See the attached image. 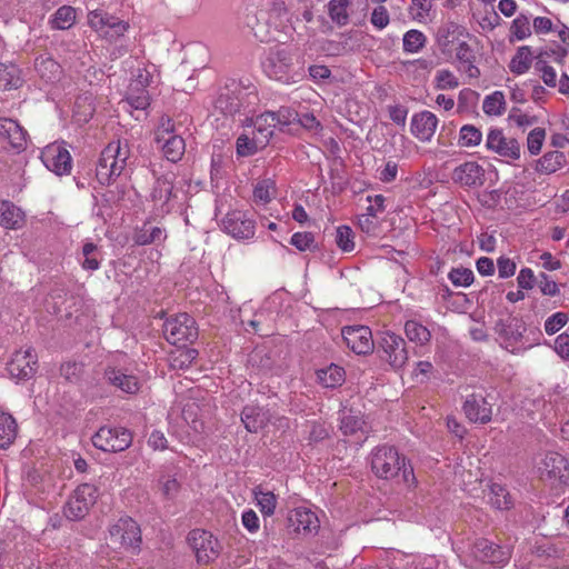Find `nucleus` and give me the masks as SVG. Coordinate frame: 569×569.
<instances>
[{
	"label": "nucleus",
	"mask_w": 569,
	"mask_h": 569,
	"mask_svg": "<svg viewBox=\"0 0 569 569\" xmlns=\"http://www.w3.org/2000/svg\"><path fill=\"white\" fill-rule=\"evenodd\" d=\"M259 103L258 90L251 82L230 80L218 92L214 110L227 117L250 116Z\"/></svg>",
	"instance_id": "nucleus-1"
},
{
	"label": "nucleus",
	"mask_w": 569,
	"mask_h": 569,
	"mask_svg": "<svg viewBox=\"0 0 569 569\" xmlns=\"http://www.w3.org/2000/svg\"><path fill=\"white\" fill-rule=\"evenodd\" d=\"M131 146L127 139L110 141L101 151L96 177L101 186L111 184L117 178L127 173L131 163Z\"/></svg>",
	"instance_id": "nucleus-2"
},
{
	"label": "nucleus",
	"mask_w": 569,
	"mask_h": 569,
	"mask_svg": "<svg viewBox=\"0 0 569 569\" xmlns=\"http://www.w3.org/2000/svg\"><path fill=\"white\" fill-rule=\"evenodd\" d=\"M371 471L381 479L401 478L407 486L416 483L413 469L395 447L380 446L370 455Z\"/></svg>",
	"instance_id": "nucleus-3"
},
{
	"label": "nucleus",
	"mask_w": 569,
	"mask_h": 569,
	"mask_svg": "<svg viewBox=\"0 0 569 569\" xmlns=\"http://www.w3.org/2000/svg\"><path fill=\"white\" fill-rule=\"evenodd\" d=\"M262 70L270 79L290 84L299 80V73L293 71L292 56L283 47L271 48L262 61Z\"/></svg>",
	"instance_id": "nucleus-4"
},
{
	"label": "nucleus",
	"mask_w": 569,
	"mask_h": 569,
	"mask_svg": "<svg viewBox=\"0 0 569 569\" xmlns=\"http://www.w3.org/2000/svg\"><path fill=\"white\" fill-rule=\"evenodd\" d=\"M163 335L171 345H186L198 337L194 319L188 313H179L166 320Z\"/></svg>",
	"instance_id": "nucleus-5"
},
{
	"label": "nucleus",
	"mask_w": 569,
	"mask_h": 569,
	"mask_svg": "<svg viewBox=\"0 0 569 569\" xmlns=\"http://www.w3.org/2000/svg\"><path fill=\"white\" fill-rule=\"evenodd\" d=\"M539 477L542 481L556 487L569 479V462L565 456L556 451H549L537 465Z\"/></svg>",
	"instance_id": "nucleus-6"
},
{
	"label": "nucleus",
	"mask_w": 569,
	"mask_h": 569,
	"mask_svg": "<svg viewBox=\"0 0 569 569\" xmlns=\"http://www.w3.org/2000/svg\"><path fill=\"white\" fill-rule=\"evenodd\" d=\"M132 436L121 427H101L93 436V446L102 451L119 452L130 447Z\"/></svg>",
	"instance_id": "nucleus-7"
},
{
	"label": "nucleus",
	"mask_w": 569,
	"mask_h": 569,
	"mask_svg": "<svg viewBox=\"0 0 569 569\" xmlns=\"http://www.w3.org/2000/svg\"><path fill=\"white\" fill-rule=\"evenodd\" d=\"M98 498L94 485L82 483L76 488L64 507V515L71 520L83 518Z\"/></svg>",
	"instance_id": "nucleus-8"
},
{
	"label": "nucleus",
	"mask_w": 569,
	"mask_h": 569,
	"mask_svg": "<svg viewBox=\"0 0 569 569\" xmlns=\"http://www.w3.org/2000/svg\"><path fill=\"white\" fill-rule=\"evenodd\" d=\"M188 540L199 563H209L221 552L218 539L209 531L194 529L189 533Z\"/></svg>",
	"instance_id": "nucleus-9"
},
{
	"label": "nucleus",
	"mask_w": 569,
	"mask_h": 569,
	"mask_svg": "<svg viewBox=\"0 0 569 569\" xmlns=\"http://www.w3.org/2000/svg\"><path fill=\"white\" fill-rule=\"evenodd\" d=\"M222 230L236 239H251L256 233V221L242 210H231L221 220Z\"/></svg>",
	"instance_id": "nucleus-10"
},
{
	"label": "nucleus",
	"mask_w": 569,
	"mask_h": 569,
	"mask_svg": "<svg viewBox=\"0 0 569 569\" xmlns=\"http://www.w3.org/2000/svg\"><path fill=\"white\" fill-rule=\"evenodd\" d=\"M486 147L488 150L508 160H518L520 158V143L516 138L507 137L501 129H490Z\"/></svg>",
	"instance_id": "nucleus-11"
},
{
	"label": "nucleus",
	"mask_w": 569,
	"mask_h": 569,
	"mask_svg": "<svg viewBox=\"0 0 569 569\" xmlns=\"http://www.w3.org/2000/svg\"><path fill=\"white\" fill-rule=\"evenodd\" d=\"M469 556L480 563L501 565L510 558V552L488 539L480 538L470 547Z\"/></svg>",
	"instance_id": "nucleus-12"
},
{
	"label": "nucleus",
	"mask_w": 569,
	"mask_h": 569,
	"mask_svg": "<svg viewBox=\"0 0 569 569\" xmlns=\"http://www.w3.org/2000/svg\"><path fill=\"white\" fill-rule=\"evenodd\" d=\"M110 540L124 548H138L141 542V532L138 523L131 518H120L110 528Z\"/></svg>",
	"instance_id": "nucleus-13"
},
{
	"label": "nucleus",
	"mask_w": 569,
	"mask_h": 569,
	"mask_svg": "<svg viewBox=\"0 0 569 569\" xmlns=\"http://www.w3.org/2000/svg\"><path fill=\"white\" fill-rule=\"evenodd\" d=\"M41 161L46 168L57 176L71 171L72 159L69 151L59 143H50L41 151Z\"/></svg>",
	"instance_id": "nucleus-14"
},
{
	"label": "nucleus",
	"mask_w": 569,
	"mask_h": 569,
	"mask_svg": "<svg viewBox=\"0 0 569 569\" xmlns=\"http://www.w3.org/2000/svg\"><path fill=\"white\" fill-rule=\"evenodd\" d=\"M379 347L392 368L400 369L408 361L406 342L400 336L389 331L383 332L379 341Z\"/></svg>",
	"instance_id": "nucleus-15"
},
{
	"label": "nucleus",
	"mask_w": 569,
	"mask_h": 569,
	"mask_svg": "<svg viewBox=\"0 0 569 569\" xmlns=\"http://www.w3.org/2000/svg\"><path fill=\"white\" fill-rule=\"evenodd\" d=\"M358 206L365 210L361 217H366L363 220H358V224L366 232L375 231L378 226L377 217L385 211V197L382 194L358 193Z\"/></svg>",
	"instance_id": "nucleus-16"
},
{
	"label": "nucleus",
	"mask_w": 569,
	"mask_h": 569,
	"mask_svg": "<svg viewBox=\"0 0 569 569\" xmlns=\"http://www.w3.org/2000/svg\"><path fill=\"white\" fill-rule=\"evenodd\" d=\"M37 368V356L33 349L16 351L7 365L9 375L18 380H26L33 376Z\"/></svg>",
	"instance_id": "nucleus-17"
},
{
	"label": "nucleus",
	"mask_w": 569,
	"mask_h": 569,
	"mask_svg": "<svg viewBox=\"0 0 569 569\" xmlns=\"http://www.w3.org/2000/svg\"><path fill=\"white\" fill-rule=\"evenodd\" d=\"M176 176L173 172H167L156 179L150 198L158 211L168 213L170 211L169 201L172 197V189Z\"/></svg>",
	"instance_id": "nucleus-18"
},
{
	"label": "nucleus",
	"mask_w": 569,
	"mask_h": 569,
	"mask_svg": "<svg viewBox=\"0 0 569 569\" xmlns=\"http://www.w3.org/2000/svg\"><path fill=\"white\" fill-rule=\"evenodd\" d=\"M288 527L302 535L317 532L320 527L317 515L308 508L298 507L289 512Z\"/></svg>",
	"instance_id": "nucleus-19"
},
{
	"label": "nucleus",
	"mask_w": 569,
	"mask_h": 569,
	"mask_svg": "<svg viewBox=\"0 0 569 569\" xmlns=\"http://www.w3.org/2000/svg\"><path fill=\"white\" fill-rule=\"evenodd\" d=\"M104 378L110 385L129 395L136 393L140 389L139 379L128 368L108 366L104 370Z\"/></svg>",
	"instance_id": "nucleus-20"
},
{
	"label": "nucleus",
	"mask_w": 569,
	"mask_h": 569,
	"mask_svg": "<svg viewBox=\"0 0 569 569\" xmlns=\"http://www.w3.org/2000/svg\"><path fill=\"white\" fill-rule=\"evenodd\" d=\"M157 142L161 143L162 153L170 162L179 161L184 154L186 143L182 137L170 132V121L168 127L159 130L157 133Z\"/></svg>",
	"instance_id": "nucleus-21"
},
{
	"label": "nucleus",
	"mask_w": 569,
	"mask_h": 569,
	"mask_svg": "<svg viewBox=\"0 0 569 569\" xmlns=\"http://www.w3.org/2000/svg\"><path fill=\"white\" fill-rule=\"evenodd\" d=\"M244 128H250L252 133L259 139V143L268 144L273 134V129L277 127L273 118V112L268 111L256 117V119L247 116L242 121Z\"/></svg>",
	"instance_id": "nucleus-22"
},
{
	"label": "nucleus",
	"mask_w": 569,
	"mask_h": 569,
	"mask_svg": "<svg viewBox=\"0 0 569 569\" xmlns=\"http://www.w3.org/2000/svg\"><path fill=\"white\" fill-rule=\"evenodd\" d=\"M438 118L430 111H421L412 116L411 133L422 142H428L435 136L438 127Z\"/></svg>",
	"instance_id": "nucleus-23"
},
{
	"label": "nucleus",
	"mask_w": 569,
	"mask_h": 569,
	"mask_svg": "<svg viewBox=\"0 0 569 569\" xmlns=\"http://www.w3.org/2000/svg\"><path fill=\"white\" fill-rule=\"evenodd\" d=\"M452 180L465 187H478L483 183L485 170L477 162L467 161L453 170Z\"/></svg>",
	"instance_id": "nucleus-24"
},
{
	"label": "nucleus",
	"mask_w": 569,
	"mask_h": 569,
	"mask_svg": "<svg viewBox=\"0 0 569 569\" xmlns=\"http://www.w3.org/2000/svg\"><path fill=\"white\" fill-rule=\"evenodd\" d=\"M463 410L467 418L472 422L487 423L491 420V405L482 396L470 395L467 397Z\"/></svg>",
	"instance_id": "nucleus-25"
},
{
	"label": "nucleus",
	"mask_w": 569,
	"mask_h": 569,
	"mask_svg": "<svg viewBox=\"0 0 569 569\" xmlns=\"http://www.w3.org/2000/svg\"><path fill=\"white\" fill-rule=\"evenodd\" d=\"M0 137L17 150H22L27 143L26 130L11 118H0Z\"/></svg>",
	"instance_id": "nucleus-26"
},
{
	"label": "nucleus",
	"mask_w": 569,
	"mask_h": 569,
	"mask_svg": "<svg viewBox=\"0 0 569 569\" xmlns=\"http://www.w3.org/2000/svg\"><path fill=\"white\" fill-rule=\"evenodd\" d=\"M270 420L269 411L257 405H247L241 412V421L249 432H258Z\"/></svg>",
	"instance_id": "nucleus-27"
},
{
	"label": "nucleus",
	"mask_w": 569,
	"mask_h": 569,
	"mask_svg": "<svg viewBox=\"0 0 569 569\" xmlns=\"http://www.w3.org/2000/svg\"><path fill=\"white\" fill-rule=\"evenodd\" d=\"M82 269L88 271H96L100 268L102 261L101 249L91 240H84L81 251L77 257Z\"/></svg>",
	"instance_id": "nucleus-28"
},
{
	"label": "nucleus",
	"mask_w": 569,
	"mask_h": 569,
	"mask_svg": "<svg viewBox=\"0 0 569 569\" xmlns=\"http://www.w3.org/2000/svg\"><path fill=\"white\" fill-rule=\"evenodd\" d=\"M23 222V212L10 201H0V226L18 229Z\"/></svg>",
	"instance_id": "nucleus-29"
},
{
	"label": "nucleus",
	"mask_w": 569,
	"mask_h": 569,
	"mask_svg": "<svg viewBox=\"0 0 569 569\" xmlns=\"http://www.w3.org/2000/svg\"><path fill=\"white\" fill-rule=\"evenodd\" d=\"M166 238L167 233L164 229L148 224H143L140 229H137L133 234V241L138 246L159 244L163 242Z\"/></svg>",
	"instance_id": "nucleus-30"
},
{
	"label": "nucleus",
	"mask_w": 569,
	"mask_h": 569,
	"mask_svg": "<svg viewBox=\"0 0 569 569\" xmlns=\"http://www.w3.org/2000/svg\"><path fill=\"white\" fill-rule=\"evenodd\" d=\"M77 21V10L71 6H62L56 10L49 19V24L53 30H68Z\"/></svg>",
	"instance_id": "nucleus-31"
},
{
	"label": "nucleus",
	"mask_w": 569,
	"mask_h": 569,
	"mask_svg": "<svg viewBox=\"0 0 569 569\" xmlns=\"http://www.w3.org/2000/svg\"><path fill=\"white\" fill-rule=\"evenodd\" d=\"M317 379L323 388H337L343 383L346 372L343 368L332 363L327 368L319 369Z\"/></svg>",
	"instance_id": "nucleus-32"
},
{
	"label": "nucleus",
	"mask_w": 569,
	"mask_h": 569,
	"mask_svg": "<svg viewBox=\"0 0 569 569\" xmlns=\"http://www.w3.org/2000/svg\"><path fill=\"white\" fill-rule=\"evenodd\" d=\"M253 498L257 507L263 517H271L277 508V496L269 490H264L261 486L253 488Z\"/></svg>",
	"instance_id": "nucleus-33"
},
{
	"label": "nucleus",
	"mask_w": 569,
	"mask_h": 569,
	"mask_svg": "<svg viewBox=\"0 0 569 569\" xmlns=\"http://www.w3.org/2000/svg\"><path fill=\"white\" fill-rule=\"evenodd\" d=\"M566 163V157L560 151L545 153L536 164V170L542 174H551L558 171Z\"/></svg>",
	"instance_id": "nucleus-34"
},
{
	"label": "nucleus",
	"mask_w": 569,
	"mask_h": 569,
	"mask_svg": "<svg viewBox=\"0 0 569 569\" xmlns=\"http://www.w3.org/2000/svg\"><path fill=\"white\" fill-rule=\"evenodd\" d=\"M21 84L20 69L16 64L0 62V90L18 89Z\"/></svg>",
	"instance_id": "nucleus-35"
},
{
	"label": "nucleus",
	"mask_w": 569,
	"mask_h": 569,
	"mask_svg": "<svg viewBox=\"0 0 569 569\" xmlns=\"http://www.w3.org/2000/svg\"><path fill=\"white\" fill-rule=\"evenodd\" d=\"M532 60L533 53L530 47H519L509 62V70L517 76L523 74L530 69Z\"/></svg>",
	"instance_id": "nucleus-36"
},
{
	"label": "nucleus",
	"mask_w": 569,
	"mask_h": 569,
	"mask_svg": "<svg viewBox=\"0 0 569 569\" xmlns=\"http://www.w3.org/2000/svg\"><path fill=\"white\" fill-rule=\"evenodd\" d=\"M114 18V16H111L103 10H92L88 13V24L96 32L103 37H108V33H110L108 29L111 27Z\"/></svg>",
	"instance_id": "nucleus-37"
},
{
	"label": "nucleus",
	"mask_w": 569,
	"mask_h": 569,
	"mask_svg": "<svg viewBox=\"0 0 569 569\" xmlns=\"http://www.w3.org/2000/svg\"><path fill=\"white\" fill-rule=\"evenodd\" d=\"M17 436V422L14 418L6 412H0V448H8Z\"/></svg>",
	"instance_id": "nucleus-38"
},
{
	"label": "nucleus",
	"mask_w": 569,
	"mask_h": 569,
	"mask_svg": "<svg viewBox=\"0 0 569 569\" xmlns=\"http://www.w3.org/2000/svg\"><path fill=\"white\" fill-rule=\"evenodd\" d=\"M506 99L502 91H495L485 97L482 110L487 116L499 117L506 111Z\"/></svg>",
	"instance_id": "nucleus-39"
},
{
	"label": "nucleus",
	"mask_w": 569,
	"mask_h": 569,
	"mask_svg": "<svg viewBox=\"0 0 569 569\" xmlns=\"http://www.w3.org/2000/svg\"><path fill=\"white\" fill-rule=\"evenodd\" d=\"M411 19L419 23H427L431 20L432 1L431 0H411L408 8Z\"/></svg>",
	"instance_id": "nucleus-40"
},
{
	"label": "nucleus",
	"mask_w": 569,
	"mask_h": 569,
	"mask_svg": "<svg viewBox=\"0 0 569 569\" xmlns=\"http://www.w3.org/2000/svg\"><path fill=\"white\" fill-rule=\"evenodd\" d=\"M34 67L39 76L46 81L54 80L60 73V66L48 56L38 57Z\"/></svg>",
	"instance_id": "nucleus-41"
},
{
	"label": "nucleus",
	"mask_w": 569,
	"mask_h": 569,
	"mask_svg": "<svg viewBox=\"0 0 569 569\" xmlns=\"http://www.w3.org/2000/svg\"><path fill=\"white\" fill-rule=\"evenodd\" d=\"M276 196V183L272 179H263L257 182L253 189V201L257 204H267Z\"/></svg>",
	"instance_id": "nucleus-42"
},
{
	"label": "nucleus",
	"mask_w": 569,
	"mask_h": 569,
	"mask_svg": "<svg viewBox=\"0 0 569 569\" xmlns=\"http://www.w3.org/2000/svg\"><path fill=\"white\" fill-rule=\"evenodd\" d=\"M258 138L252 131L246 130L244 133L240 134L237 139V152L239 156L247 157L253 154L259 149L264 148L263 143L258 142Z\"/></svg>",
	"instance_id": "nucleus-43"
},
{
	"label": "nucleus",
	"mask_w": 569,
	"mask_h": 569,
	"mask_svg": "<svg viewBox=\"0 0 569 569\" xmlns=\"http://www.w3.org/2000/svg\"><path fill=\"white\" fill-rule=\"evenodd\" d=\"M488 500L497 509H508L511 506V497L507 489L498 483H492L489 489Z\"/></svg>",
	"instance_id": "nucleus-44"
},
{
	"label": "nucleus",
	"mask_w": 569,
	"mask_h": 569,
	"mask_svg": "<svg viewBox=\"0 0 569 569\" xmlns=\"http://www.w3.org/2000/svg\"><path fill=\"white\" fill-rule=\"evenodd\" d=\"M427 43V37L423 32L411 29L403 34L402 47L408 53L419 52Z\"/></svg>",
	"instance_id": "nucleus-45"
},
{
	"label": "nucleus",
	"mask_w": 569,
	"mask_h": 569,
	"mask_svg": "<svg viewBox=\"0 0 569 569\" xmlns=\"http://www.w3.org/2000/svg\"><path fill=\"white\" fill-rule=\"evenodd\" d=\"M405 332L410 341L421 346L427 343L431 338L430 331L425 326L415 320H408L406 322Z\"/></svg>",
	"instance_id": "nucleus-46"
},
{
	"label": "nucleus",
	"mask_w": 569,
	"mask_h": 569,
	"mask_svg": "<svg viewBox=\"0 0 569 569\" xmlns=\"http://www.w3.org/2000/svg\"><path fill=\"white\" fill-rule=\"evenodd\" d=\"M197 357L196 349H180L170 356V366L172 369L184 370L192 365Z\"/></svg>",
	"instance_id": "nucleus-47"
},
{
	"label": "nucleus",
	"mask_w": 569,
	"mask_h": 569,
	"mask_svg": "<svg viewBox=\"0 0 569 569\" xmlns=\"http://www.w3.org/2000/svg\"><path fill=\"white\" fill-rule=\"evenodd\" d=\"M158 487L164 498L173 499L178 496L181 485L174 475L162 473Z\"/></svg>",
	"instance_id": "nucleus-48"
},
{
	"label": "nucleus",
	"mask_w": 569,
	"mask_h": 569,
	"mask_svg": "<svg viewBox=\"0 0 569 569\" xmlns=\"http://www.w3.org/2000/svg\"><path fill=\"white\" fill-rule=\"evenodd\" d=\"M481 140L482 133L477 127L472 124H465L460 128L459 144L461 147H476L480 144Z\"/></svg>",
	"instance_id": "nucleus-49"
},
{
	"label": "nucleus",
	"mask_w": 569,
	"mask_h": 569,
	"mask_svg": "<svg viewBox=\"0 0 569 569\" xmlns=\"http://www.w3.org/2000/svg\"><path fill=\"white\" fill-rule=\"evenodd\" d=\"M348 0H330L328 4L329 16L339 26H345L348 22Z\"/></svg>",
	"instance_id": "nucleus-50"
},
{
	"label": "nucleus",
	"mask_w": 569,
	"mask_h": 569,
	"mask_svg": "<svg viewBox=\"0 0 569 569\" xmlns=\"http://www.w3.org/2000/svg\"><path fill=\"white\" fill-rule=\"evenodd\" d=\"M435 88L438 90H452L459 87V79L449 69H440L433 79Z\"/></svg>",
	"instance_id": "nucleus-51"
},
{
	"label": "nucleus",
	"mask_w": 569,
	"mask_h": 569,
	"mask_svg": "<svg viewBox=\"0 0 569 569\" xmlns=\"http://www.w3.org/2000/svg\"><path fill=\"white\" fill-rule=\"evenodd\" d=\"M138 93L133 94L132 92L129 93L126 100L121 101L120 104L122 106V109L129 110V108H133L136 110H144L149 103V94L147 90L144 89H137Z\"/></svg>",
	"instance_id": "nucleus-52"
},
{
	"label": "nucleus",
	"mask_w": 569,
	"mask_h": 569,
	"mask_svg": "<svg viewBox=\"0 0 569 569\" xmlns=\"http://www.w3.org/2000/svg\"><path fill=\"white\" fill-rule=\"evenodd\" d=\"M375 349L371 329L367 326H358V356L369 355Z\"/></svg>",
	"instance_id": "nucleus-53"
},
{
	"label": "nucleus",
	"mask_w": 569,
	"mask_h": 569,
	"mask_svg": "<svg viewBox=\"0 0 569 569\" xmlns=\"http://www.w3.org/2000/svg\"><path fill=\"white\" fill-rule=\"evenodd\" d=\"M448 278L456 287H469L473 282V272L468 268H452Z\"/></svg>",
	"instance_id": "nucleus-54"
},
{
	"label": "nucleus",
	"mask_w": 569,
	"mask_h": 569,
	"mask_svg": "<svg viewBox=\"0 0 569 569\" xmlns=\"http://www.w3.org/2000/svg\"><path fill=\"white\" fill-rule=\"evenodd\" d=\"M546 139V130L543 128H533L527 137L528 151L536 156L541 151L543 141Z\"/></svg>",
	"instance_id": "nucleus-55"
},
{
	"label": "nucleus",
	"mask_w": 569,
	"mask_h": 569,
	"mask_svg": "<svg viewBox=\"0 0 569 569\" xmlns=\"http://www.w3.org/2000/svg\"><path fill=\"white\" fill-rule=\"evenodd\" d=\"M508 120L510 123L525 130L536 122V117L525 113L518 108H512L509 112Z\"/></svg>",
	"instance_id": "nucleus-56"
},
{
	"label": "nucleus",
	"mask_w": 569,
	"mask_h": 569,
	"mask_svg": "<svg viewBox=\"0 0 569 569\" xmlns=\"http://www.w3.org/2000/svg\"><path fill=\"white\" fill-rule=\"evenodd\" d=\"M273 118L277 127H288L296 122L298 112L290 107H281L278 111L273 112Z\"/></svg>",
	"instance_id": "nucleus-57"
},
{
	"label": "nucleus",
	"mask_w": 569,
	"mask_h": 569,
	"mask_svg": "<svg viewBox=\"0 0 569 569\" xmlns=\"http://www.w3.org/2000/svg\"><path fill=\"white\" fill-rule=\"evenodd\" d=\"M569 317L565 312H556L545 321V331L548 335L558 332L568 322Z\"/></svg>",
	"instance_id": "nucleus-58"
},
{
	"label": "nucleus",
	"mask_w": 569,
	"mask_h": 569,
	"mask_svg": "<svg viewBox=\"0 0 569 569\" xmlns=\"http://www.w3.org/2000/svg\"><path fill=\"white\" fill-rule=\"evenodd\" d=\"M83 372V366L77 362H66L60 368V375L70 382L80 380Z\"/></svg>",
	"instance_id": "nucleus-59"
},
{
	"label": "nucleus",
	"mask_w": 569,
	"mask_h": 569,
	"mask_svg": "<svg viewBox=\"0 0 569 569\" xmlns=\"http://www.w3.org/2000/svg\"><path fill=\"white\" fill-rule=\"evenodd\" d=\"M353 231L348 226H341L337 229V244L343 251H351L353 249Z\"/></svg>",
	"instance_id": "nucleus-60"
},
{
	"label": "nucleus",
	"mask_w": 569,
	"mask_h": 569,
	"mask_svg": "<svg viewBox=\"0 0 569 569\" xmlns=\"http://www.w3.org/2000/svg\"><path fill=\"white\" fill-rule=\"evenodd\" d=\"M536 69L541 72V78L548 87H556L557 72L551 66H548L545 61H538Z\"/></svg>",
	"instance_id": "nucleus-61"
},
{
	"label": "nucleus",
	"mask_w": 569,
	"mask_h": 569,
	"mask_svg": "<svg viewBox=\"0 0 569 569\" xmlns=\"http://www.w3.org/2000/svg\"><path fill=\"white\" fill-rule=\"evenodd\" d=\"M241 522L250 533H256L260 528L259 517L252 509L242 512Z\"/></svg>",
	"instance_id": "nucleus-62"
},
{
	"label": "nucleus",
	"mask_w": 569,
	"mask_h": 569,
	"mask_svg": "<svg viewBox=\"0 0 569 569\" xmlns=\"http://www.w3.org/2000/svg\"><path fill=\"white\" fill-rule=\"evenodd\" d=\"M512 33L519 39L522 40L526 37L530 36V26L529 21L526 17H518L512 21L511 26Z\"/></svg>",
	"instance_id": "nucleus-63"
},
{
	"label": "nucleus",
	"mask_w": 569,
	"mask_h": 569,
	"mask_svg": "<svg viewBox=\"0 0 569 569\" xmlns=\"http://www.w3.org/2000/svg\"><path fill=\"white\" fill-rule=\"evenodd\" d=\"M555 351L565 361L569 362V335L563 332L555 340Z\"/></svg>",
	"instance_id": "nucleus-64"
}]
</instances>
